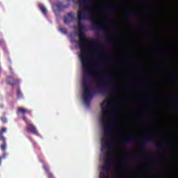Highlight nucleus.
Here are the masks:
<instances>
[{
    "label": "nucleus",
    "mask_w": 178,
    "mask_h": 178,
    "mask_svg": "<svg viewBox=\"0 0 178 178\" xmlns=\"http://www.w3.org/2000/svg\"><path fill=\"white\" fill-rule=\"evenodd\" d=\"M19 81L18 80H15V81H8V85H11V86H14V85H17V83H18Z\"/></svg>",
    "instance_id": "12"
},
{
    "label": "nucleus",
    "mask_w": 178,
    "mask_h": 178,
    "mask_svg": "<svg viewBox=\"0 0 178 178\" xmlns=\"http://www.w3.org/2000/svg\"><path fill=\"white\" fill-rule=\"evenodd\" d=\"M39 8H40L41 12H42V13L44 15H47V8H45V6H44V5H39Z\"/></svg>",
    "instance_id": "11"
},
{
    "label": "nucleus",
    "mask_w": 178,
    "mask_h": 178,
    "mask_svg": "<svg viewBox=\"0 0 178 178\" xmlns=\"http://www.w3.org/2000/svg\"><path fill=\"white\" fill-rule=\"evenodd\" d=\"M7 129L6 127H2L1 130H0V140L3 142V144L1 146V150L3 152L2 156H0V166H1L2 159H6L8 153L6 152V138L3 136V133H6Z\"/></svg>",
    "instance_id": "5"
},
{
    "label": "nucleus",
    "mask_w": 178,
    "mask_h": 178,
    "mask_svg": "<svg viewBox=\"0 0 178 178\" xmlns=\"http://www.w3.org/2000/svg\"><path fill=\"white\" fill-rule=\"evenodd\" d=\"M102 107V116L101 121L103 122L104 129V137L102 138V151L108 150L106 153V158L104 159V166H102L103 170L108 172L110 170L113 162H114V153H113V143L110 140L111 137L114 136L113 130H111V126H113L115 124V118H111L107 122V118L111 111V104H106V102H102L101 104Z\"/></svg>",
    "instance_id": "2"
},
{
    "label": "nucleus",
    "mask_w": 178,
    "mask_h": 178,
    "mask_svg": "<svg viewBox=\"0 0 178 178\" xmlns=\"http://www.w3.org/2000/svg\"><path fill=\"white\" fill-rule=\"evenodd\" d=\"M4 41L3 40H0V44L2 45L3 44Z\"/></svg>",
    "instance_id": "25"
},
{
    "label": "nucleus",
    "mask_w": 178,
    "mask_h": 178,
    "mask_svg": "<svg viewBox=\"0 0 178 178\" xmlns=\"http://www.w3.org/2000/svg\"><path fill=\"white\" fill-rule=\"evenodd\" d=\"M48 177H49V178H54V177L52 172H51L49 168V172H48Z\"/></svg>",
    "instance_id": "19"
},
{
    "label": "nucleus",
    "mask_w": 178,
    "mask_h": 178,
    "mask_svg": "<svg viewBox=\"0 0 178 178\" xmlns=\"http://www.w3.org/2000/svg\"><path fill=\"white\" fill-rule=\"evenodd\" d=\"M127 83H128V85H131V81L129 80Z\"/></svg>",
    "instance_id": "26"
},
{
    "label": "nucleus",
    "mask_w": 178,
    "mask_h": 178,
    "mask_svg": "<svg viewBox=\"0 0 178 178\" xmlns=\"http://www.w3.org/2000/svg\"><path fill=\"white\" fill-rule=\"evenodd\" d=\"M175 102H178V95H175L173 98Z\"/></svg>",
    "instance_id": "21"
},
{
    "label": "nucleus",
    "mask_w": 178,
    "mask_h": 178,
    "mask_svg": "<svg viewBox=\"0 0 178 178\" xmlns=\"http://www.w3.org/2000/svg\"><path fill=\"white\" fill-rule=\"evenodd\" d=\"M17 98H22V93L20 89L17 90Z\"/></svg>",
    "instance_id": "15"
},
{
    "label": "nucleus",
    "mask_w": 178,
    "mask_h": 178,
    "mask_svg": "<svg viewBox=\"0 0 178 178\" xmlns=\"http://www.w3.org/2000/svg\"><path fill=\"white\" fill-rule=\"evenodd\" d=\"M147 141H155L154 135L152 134L151 133H145V138L143 143L141 144V146L143 149L146 147Z\"/></svg>",
    "instance_id": "6"
},
{
    "label": "nucleus",
    "mask_w": 178,
    "mask_h": 178,
    "mask_svg": "<svg viewBox=\"0 0 178 178\" xmlns=\"http://www.w3.org/2000/svg\"><path fill=\"white\" fill-rule=\"evenodd\" d=\"M136 13H137V11L136 10H127L128 15H134Z\"/></svg>",
    "instance_id": "17"
},
{
    "label": "nucleus",
    "mask_w": 178,
    "mask_h": 178,
    "mask_svg": "<svg viewBox=\"0 0 178 178\" xmlns=\"http://www.w3.org/2000/svg\"><path fill=\"white\" fill-rule=\"evenodd\" d=\"M5 105L2 104V105H0V107L1 108H4Z\"/></svg>",
    "instance_id": "27"
},
{
    "label": "nucleus",
    "mask_w": 178,
    "mask_h": 178,
    "mask_svg": "<svg viewBox=\"0 0 178 178\" xmlns=\"http://www.w3.org/2000/svg\"><path fill=\"white\" fill-rule=\"evenodd\" d=\"M26 113L31 114V110H27V108H23L22 106H19L18 108L17 111V115H22V120L27 124V127L26 129V131H29V133H32L33 134H35V136H39V133L36 127H35V125H33V124L31 121H29L26 117H25V114Z\"/></svg>",
    "instance_id": "3"
},
{
    "label": "nucleus",
    "mask_w": 178,
    "mask_h": 178,
    "mask_svg": "<svg viewBox=\"0 0 178 178\" xmlns=\"http://www.w3.org/2000/svg\"><path fill=\"white\" fill-rule=\"evenodd\" d=\"M89 0H78L80 6H83V9H79L77 12V25L79 29V44L81 49L80 58L81 60L83 69V98L84 102L89 105L90 98H92L93 93L91 91V88L88 83V77H92L95 73V67L90 66L88 58V54L86 53V47L84 43L88 44L90 47H99L102 49L103 45L102 42L97 41L94 38H86L85 31H86V26L83 25V21L85 19H89L92 24V29H97L99 31H103L105 34V39L106 41L111 40L110 32L106 29L105 25L100 22L99 19L95 18V6H89Z\"/></svg>",
    "instance_id": "1"
},
{
    "label": "nucleus",
    "mask_w": 178,
    "mask_h": 178,
    "mask_svg": "<svg viewBox=\"0 0 178 178\" xmlns=\"http://www.w3.org/2000/svg\"><path fill=\"white\" fill-rule=\"evenodd\" d=\"M74 19V15L71 12L67 13V16L64 17V23L65 24H69L70 22H72Z\"/></svg>",
    "instance_id": "7"
},
{
    "label": "nucleus",
    "mask_w": 178,
    "mask_h": 178,
    "mask_svg": "<svg viewBox=\"0 0 178 178\" xmlns=\"http://www.w3.org/2000/svg\"><path fill=\"white\" fill-rule=\"evenodd\" d=\"M60 33H63V34H67V29L64 26H61L60 28Z\"/></svg>",
    "instance_id": "13"
},
{
    "label": "nucleus",
    "mask_w": 178,
    "mask_h": 178,
    "mask_svg": "<svg viewBox=\"0 0 178 178\" xmlns=\"http://www.w3.org/2000/svg\"><path fill=\"white\" fill-rule=\"evenodd\" d=\"M99 178H108V177L105 172H100Z\"/></svg>",
    "instance_id": "16"
},
{
    "label": "nucleus",
    "mask_w": 178,
    "mask_h": 178,
    "mask_svg": "<svg viewBox=\"0 0 178 178\" xmlns=\"http://www.w3.org/2000/svg\"><path fill=\"white\" fill-rule=\"evenodd\" d=\"M151 9H147L146 10H145V13H148L149 12H150Z\"/></svg>",
    "instance_id": "24"
},
{
    "label": "nucleus",
    "mask_w": 178,
    "mask_h": 178,
    "mask_svg": "<svg viewBox=\"0 0 178 178\" xmlns=\"http://www.w3.org/2000/svg\"><path fill=\"white\" fill-rule=\"evenodd\" d=\"M165 146L170 147V146H172V143H166Z\"/></svg>",
    "instance_id": "23"
},
{
    "label": "nucleus",
    "mask_w": 178,
    "mask_h": 178,
    "mask_svg": "<svg viewBox=\"0 0 178 178\" xmlns=\"http://www.w3.org/2000/svg\"><path fill=\"white\" fill-rule=\"evenodd\" d=\"M134 136H127L124 138H123V141L124 143H129V141L134 140Z\"/></svg>",
    "instance_id": "9"
},
{
    "label": "nucleus",
    "mask_w": 178,
    "mask_h": 178,
    "mask_svg": "<svg viewBox=\"0 0 178 178\" xmlns=\"http://www.w3.org/2000/svg\"><path fill=\"white\" fill-rule=\"evenodd\" d=\"M106 102H109V99H106Z\"/></svg>",
    "instance_id": "28"
},
{
    "label": "nucleus",
    "mask_w": 178,
    "mask_h": 178,
    "mask_svg": "<svg viewBox=\"0 0 178 178\" xmlns=\"http://www.w3.org/2000/svg\"><path fill=\"white\" fill-rule=\"evenodd\" d=\"M92 57H93L94 58H98L99 60L102 57V51H99L98 53H97V54H92Z\"/></svg>",
    "instance_id": "10"
},
{
    "label": "nucleus",
    "mask_w": 178,
    "mask_h": 178,
    "mask_svg": "<svg viewBox=\"0 0 178 178\" xmlns=\"http://www.w3.org/2000/svg\"><path fill=\"white\" fill-rule=\"evenodd\" d=\"M156 147L159 149L162 147V144L161 143H156Z\"/></svg>",
    "instance_id": "22"
},
{
    "label": "nucleus",
    "mask_w": 178,
    "mask_h": 178,
    "mask_svg": "<svg viewBox=\"0 0 178 178\" xmlns=\"http://www.w3.org/2000/svg\"><path fill=\"white\" fill-rule=\"evenodd\" d=\"M114 82V76L113 74H102V79L95 83V85L100 92H108V86H111Z\"/></svg>",
    "instance_id": "4"
},
{
    "label": "nucleus",
    "mask_w": 178,
    "mask_h": 178,
    "mask_svg": "<svg viewBox=\"0 0 178 178\" xmlns=\"http://www.w3.org/2000/svg\"><path fill=\"white\" fill-rule=\"evenodd\" d=\"M55 6L58 12H61L64 8H67L65 5H63L61 2H57V3L55 4Z\"/></svg>",
    "instance_id": "8"
},
{
    "label": "nucleus",
    "mask_w": 178,
    "mask_h": 178,
    "mask_svg": "<svg viewBox=\"0 0 178 178\" xmlns=\"http://www.w3.org/2000/svg\"><path fill=\"white\" fill-rule=\"evenodd\" d=\"M43 168H44V170L46 171V173H47V175L49 176V166H47V165H43Z\"/></svg>",
    "instance_id": "14"
},
{
    "label": "nucleus",
    "mask_w": 178,
    "mask_h": 178,
    "mask_svg": "<svg viewBox=\"0 0 178 178\" xmlns=\"http://www.w3.org/2000/svg\"><path fill=\"white\" fill-rule=\"evenodd\" d=\"M1 120L2 122H3L4 124H6V122H8V120H7L6 117H1Z\"/></svg>",
    "instance_id": "18"
},
{
    "label": "nucleus",
    "mask_w": 178,
    "mask_h": 178,
    "mask_svg": "<svg viewBox=\"0 0 178 178\" xmlns=\"http://www.w3.org/2000/svg\"><path fill=\"white\" fill-rule=\"evenodd\" d=\"M115 10V6H110L108 8V12H114Z\"/></svg>",
    "instance_id": "20"
}]
</instances>
